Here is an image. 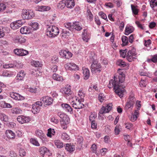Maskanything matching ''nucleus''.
<instances>
[{
	"mask_svg": "<svg viewBox=\"0 0 157 157\" xmlns=\"http://www.w3.org/2000/svg\"><path fill=\"white\" fill-rule=\"evenodd\" d=\"M52 77L54 79L58 81H62L63 80V78L61 76L56 74H54Z\"/></svg>",
	"mask_w": 157,
	"mask_h": 157,
	"instance_id": "nucleus-32",
	"label": "nucleus"
},
{
	"mask_svg": "<svg viewBox=\"0 0 157 157\" xmlns=\"http://www.w3.org/2000/svg\"><path fill=\"white\" fill-rule=\"evenodd\" d=\"M87 15L88 19H89L90 21L93 20V16L90 10L89 9H88L87 11Z\"/></svg>",
	"mask_w": 157,
	"mask_h": 157,
	"instance_id": "nucleus-46",
	"label": "nucleus"
},
{
	"mask_svg": "<svg viewBox=\"0 0 157 157\" xmlns=\"http://www.w3.org/2000/svg\"><path fill=\"white\" fill-rule=\"evenodd\" d=\"M12 113L13 114H19L21 113L22 110L18 107L13 108L12 109Z\"/></svg>",
	"mask_w": 157,
	"mask_h": 157,
	"instance_id": "nucleus-33",
	"label": "nucleus"
},
{
	"mask_svg": "<svg viewBox=\"0 0 157 157\" xmlns=\"http://www.w3.org/2000/svg\"><path fill=\"white\" fill-rule=\"evenodd\" d=\"M10 155L11 157H17V154L13 151H10Z\"/></svg>",
	"mask_w": 157,
	"mask_h": 157,
	"instance_id": "nucleus-64",
	"label": "nucleus"
},
{
	"mask_svg": "<svg viewBox=\"0 0 157 157\" xmlns=\"http://www.w3.org/2000/svg\"><path fill=\"white\" fill-rule=\"evenodd\" d=\"M65 149L69 152H71L75 150V148L74 146H72L71 144H67L65 146Z\"/></svg>",
	"mask_w": 157,
	"mask_h": 157,
	"instance_id": "nucleus-23",
	"label": "nucleus"
},
{
	"mask_svg": "<svg viewBox=\"0 0 157 157\" xmlns=\"http://www.w3.org/2000/svg\"><path fill=\"white\" fill-rule=\"evenodd\" d=\"M112 105L108 104L105 107L103 106L99 112L100 114H103L104 113H108L111 109Z\"/></svg>",
	"mask_w": 157,
	"mask_h": 157,
	"instance_id": "nucleus-16",
	"label": "nucleus"
},
{
	"mask_svg": "<svg viewBox=\"0 0 157 157\" xmlns=\"http://www.w3.org/2000/svg\"><path fill=\"white\" fill-rule=\"evenodd\" d=\"M99 14L103 19L105 20L107 18L106 15L103 12H100Z\"/></svg>",
	"mask_w": 157,
	"mask_h": 157,
	"instance_id": "nucleus-63",
	"label": "nucleus"
},
{
	"mask_svg": "<svg viewBox=\"0 0 157 157\" xmlns=\"http://www.w3.org/2000/svg\"><path fill=\"white\" fill-rule=\"evenodd\" d=\"M31 64L35 67H38L40 66V62L38 61H33L31 62Z\"/></svg>",
	"mask_w": 157,
	"mask_h": 157,
	"instance_id": "nucleus-47",
	"label": "nucleus"
},
{
	"mask_svg": "<svg viewBox=\"0 0 157 157\" xmlns=\"http://www.w3.org/2000/svg\"><path fill=\"white\" fill-rule=\"evenodd\" d=\"M42 105V102L40 101H38L34 103L33 105L32 112L34 114L39 112Z\"/></svg>",
	"mask_w": 157,
	"mask_h": 157,
	"instance_id": "nucleus-7",
	"label": "nucleus"
},
{
	"mask_svg": "<svg viewBox=\"0 0 157 157\" xmlns=\"http://www.w3.org/2000/svg\"><path fill=\"white\" fill-rule=\"evenodd\" d=\"M63 122L68 124L70 122V119L69 117L66 115L62 119L61 121Z\"/></svg>",
	"mask_w": 157,
	"mask_h": 157,
	"instance_id": "nucleus-50",
	"label": "nucleus"
},
{
	"mask_svg": "<svg viewBox=\"0 0 157 157\" xmlns=\"http://www.w3.org/2000/svg\"><path fill=\"white\" fill-rule=\"evenodd\" d=\"M66 5L65 1L63 0L57 4V7L59 9H62Z\"/></svg>",
	"mask_w": 157,
	"mask_h": 157,
	"instance_id": "nucleus-34",
	"label": "nucleus"
},
{
	"mask_svg": "<svg viewBox=\"0 0 157 157\" xmlns=\"http://www.w3.org/2000/svg\"><path fill=\"white\" fill-rule=\"evenodd\" d=\"M25 75L24 71H21L17 74L16 77L17 79L20 80H22L25 77Z\"/></svg>",
	"mask_w": 157,
	"mask_h": 157,
	"instance_id": "nucleus-26",
	"label": "nucleus"
},
{
	"mask_svg": "<svg viewBox=\"0 0 157 157\" xmlns=\"http://www.w3.org/2000/svg\"><path fill=\"white\" fill-rule=\"evenodd\" d=\"M14 53L18 56H23L27 55L28 51L23 49L16 48L14 50Z\"/></svg>",
	"mask_w": 157,
	"mask_h": 157,
	"instance_id": "nucleus-10",
	"label": "nucleus"
},
{
	"mask_svg": "<svg viewBox=\"0 0 157 157\" xmlns=\"http://www.w3.org/2000/svg\"><path fill=\"white\" fill-rule=\"evenodd\" d=\"M136 56L137 54L133 49L129 51L126 55L127 59L130 62L133 60Z\"/></svg>",
	"mask_w": 157,
	"mask_h": 157,
	"instance_id": "nucleus-6",
	"label": "nucleus"
},
{
	"mask_svg": "<svg viewBox=\"0 0 157 157\" xmlns=\"http://www.w3.org/2000/svg\"><path fill=\"white\" fill-rule=\"evenodd\" d=\"M90 149L91 151L94 153H96L97 152V146L96 145L94 144L92 145Z\"/></svg>",
	"mask_w": 157,
	"mask_h": 157,
	"instance_id": "nucleus-60",
	"label": "nucleus"
},
{
	"mask_svg": "<svg viewBox=\"0 0 157 157\" xmlns=\"http://www.w3.org/2000/svg\"><path fill=\"white\" fill-rule=\"evenodd\" d=\"M0 120L4 122H7L9 120L8 116L3 113H0Z\"/></svg>",
	"mask_w": 157,
	"mask_h": 157,
	"instance_id": "nucleus-30",
	"label": "nucleus"
},
{
	"mask_svg": "<svg viewBox=\"0 0 157 157\" xmlns=\"http://www.w3.org/2000/svg\"><path fill=\"white\" fill-rule=\"evenodd\" d=\"M139 73L140 75L141 76H148L149 75L147 72H144L143 70H140L139 71Z\"/></svg>",
	"mask_w": 157,
	"mask_h": 157,
	"instance_id": "nucleus-61",
	"label": "nucleus"
},
{
	"mask_svg": "<svg viewBox=\"0 0 157 157\" xmlns=\"http://www.w3.org/2000/svg\"><path fill=\"white\" fill-rule=\"evenodd\" d=\"M78 95L81 98V101H83V98L85 96L84 91L82 89H80L78 92Z\"/></svg>",
	"mask_w": 157,
	"mask_h": 157,
	"instance_id": "nucleus-38",
	"label": "nucleus"
},
{
	"mask_svg": "<svg viewBox=\"0 0 157 157\" xmlns=\"http://www.w3.org/2000/svg\"><path fill=\"white\" fill-rule=\"evenodd\" d=\"M6 29V28L5 27H1L0 28V38L3 37L4 36Z\"/></svg>",
	"mask_w": 157,
	"mask_h": 157,
	"instance_id": "nucleus-44",
	"label": "nucleus"
},
{
	"mask_svg": "<svg viewBox=\"0 0 157 157\" xmlns=\"http://www.w3.org/2000/svg\"><path fill=\"white\" fill-rule=\"evenodd\" d=\"M125 127L128 129H131L133 128V125L130 123H125Z\"/></svg>",
	"mask_w": 157,
	"mask_h": 157,
	"instance_id": "nucleus-55",
	"label": "nucleus"
},
{
	"mask_svg": "<svg viewBox=\"0 0 157 157\" xmlns=\"http://www.w3.org/2000/svg\"><path fill=\"white\" fill-rule=\"evenodd\" d=\"M127 51L126 50H120V56H122L123 58H125L126 55V53L127 52Z\"/></svg>",
	"mask_w": 157,
	"mask_h": 157,
	"instance_id": "nucleus-56",
	"label": "nucleus"
},
{
	"mask_svg": "<svg viewBox=\"0 0 157 157\" xmlns=\"http://www.w3.org/2000/svg\"><path fill=\"white\" fill-rule=\"evenodd\" d=\"M123 44L124 46L127 45L128 43V38L125 36H123L121 38Z\"/></svg>",
	"mask_w": 157,
	"mask_h": 157,
	"instance_id": "nucleus-39",
	"label": "nucleus"
},
{
	"mask_svg": "<svg viewBox=\"0 0 157 157\" xmlns=\"http://www.w3.org/2000/svg\"><path fill=\"white\" fill-rule=\"evenodd\" d=\"M35 133L36 136L39 137L40 138L44 137V135L42 131L39 130H37Z\"/></svg>",
	"mask_w": 157,
	"mask_h": 157,
	"instance_id": "nucleus-36",
	"label": "nucleus"
},
{
	"mask_svg": "<svg viewBox=\"0 0 157 157\" xmlns=\"http://www.w3.org/2000/svg\"><path fill=\"white\" fill-rule=\"evenodd\" d=\"M61 106L67 112H70L71 114L73 113V109L67 103L62 104H61Z\"/></svg>",
	"mask_w": 157,
	"mask_h": 157,
	"instance_id": "nucleus-21",
	"label": "nucleus"
},
{
	"mask_svg": "<svg viewBox=\"0 0 157 157\" xmlns=\"http://www.w3.org/2000/svg\"><path fill=\"white\" fill-rule=\"evenodd\" d=\"M83 73L84 78L87 80L88 79L90 76V71L88 68H85L83 69Z\"/></svg>",
	"mask_w": 157,
	"mask_h": 157,
	"instance_id": "nucleus-25",
	"label": "nucleus"
},
{
	"mask_svg": "<svg viewBox=\"0 0 157 157\" xmlns=\"http://www.w3.org/2000/svg\"><path fill=\"white\" fill-rule=\"evenodd\" d=\"M19 153L21 157L25 156L26 155L25 151L23 149H20L19 151Z\"/></svg>",
	"mask_w": 157,
	"mask_h": 157,
	"instance_id": "nucleus-57",
	"label": "nucleus"
},
{
	"mask_svg": "<svg viewBox=\"0 0 157 157\" xmlns=\"http://www.w3.org/2000/svg\"><path fill=\"white\" fill-rule=\"evenodd\" d=\"M30 141L32 144L36 146H40L39 143L38 141L35 139H31L30 140Z\"/></svg>",
	"mask_w": 157,
	"mask_h": 157,
	"instance_id": "nucleus-51",
	"label": "nucleus"
},
{
	"mask_svg": "<svg viewBox=\"0 0 157 157\" xmlns=\"http://www.w3.org/2000/svg\"><path fill=\"white\" fill-rule=\"evenodd\" d=\"M59 54L61 57L67 59H69L72 57V55L71 52L65 50H61L59 52Z\"/></svg>",
	"mask_w": 157,
	"mask_h": 157,
	"instance_id": "nucleus-12",
	"label": "nucleus"
},
{
	"mask_svg": "<svg viewBox=\"0 0 157 157\" xmlns=\"http://www.w3.org/2000/svg\"><path fill=\"white\" fill-rule=\"evenodd\" d=\"M65 4L67 8L71 9L74 6L75 3L74 2H65Z\"/></svg>",
	"mask_w": 157,
	"mask_h": 157,
	"instance_id": "nucleus-40",
	"label": "nucleus"
},
{
	"mask_svg": "<svg viewBox=\"0 0 157 157\" xmlns=\"http://www.w3.org/2000/svg\"><path fill=\"white\" fill-rule=\"evenodd\" d=\"M55 133V130L53 129L49 128L48 130L47 135L48 136L51 137L52 135H54Z\"/></svg>",
	"mask_w": 157,
	"mask_h": 157,
	"instance_id": "nucleus-42",
	"label": "nucleus"
},
{
	"mask_svg": "<svg viewBox=\"0 0 157 157\" xmlns=\"http://www.w3.org/2000/svg\"><path fill=\"white\" fill-rule=\"evenodd\" d=\"M150 4L151 7L154 10L155 6H157V0H151Z\"/></svg>",
	"mask_w": 157,
	"mask_h": 157,
	"instance_id": "nucleus-45",
	"label": "nucleus"
},
{
	"mask_svg": "<svg viewBox=\"0 0 157 157\" xmlns=\"http://www.w3.org/2000/svg\"><path fill=\"white\" fill-rule=\"evenodd\" d=\"M117 64L122 67H124L126 65L125 63L121 59H119L117 61Z\"/></svg>",
	"mask_w": 157,
	"mask_h": 157,
	"instance_id": "nucleus-48",
	"label": "nucleus"
},
{
	"mask_svg": "<svg viewBox=\"0 0 157 157\" xmlns=\"http://www.w3.org/2000/svg\"><path fill=\"white\" fill-rule=\"evenodd\" d=\"M14 67V65L12 64H5L3 65V68H12Z\"/></svg>",
	"mask_w": 157,
	"mask_h": 157,
	"instance_id": "nucleus-58",
	"label": "nucleus"
},
{
	"mask_svg": "<svg viewBox=\"0 0 157 157\" xmlns=\"http://www.w3.org/2000/svg\"><path fill=\"white\" fill-rule=\"evenodd\" d=\"M62 138L64 140H68L70 139L69 136L66 133H63L62 134Z\"/></svg>",
	"mask_w": 157,
	"mask_h": 157,
	"instance_id": "nucleus-53",
	"label": "nucleus"
},
{
	"mask_svg": "<svg viewBox=\"0 0 157 157\" xmlns=\"http://www.w3.org/2000/svg\"><path fill=\"white\" fill-rule=\"evenodd\" d=\"M13 41L16 43L22 44L25 42L26 40V37L21 35L15 36L13 38Z\"/></svg>",
	"mask_w": 157,
	"mask_h": 157,
	"instance_id": "nucleus-9",
	"label": "nucleus"
},
{
	"mask_svg": "<svg viewBox=\"0 0 157 157\" xmlns=\"http://www.w3.org/2000/svg\"><path fill=\"white\" fill-rule=\"evenodd\" d=\"M10 96L13 99L17 100H22L24 99V97L18 93L14 92L10 93Z\"/></svg>",
	"mask_w": 157,
	"mask_h": 157,
	"instance_id": "nucleus-14",
	"label": "nucleus"
},
{
	"mask_svg": "<svg viewBox=\"0 0 157 157\" xmlns=\"http://www.w3.org/2000/svg\"><path fill=\"white\" fill-rule=\"evenodd\" d=\"M64 26L65 27L72 31L73 23L71 22L66 23L64 24Z\"/></svg>",
	"mask_w": 157,
	"mask_h": 157,
	"instance_id": "nucleus-41",
	"label": "nucleus"
},
{
	"mask_svg": "<svg viewBox=\"0 0 157 157\" xmlns=\"http://www.w3.org/2000/svg\"><path fill=\"white\" fill-rule=\"evenodd\" d=\"M75 101L72 102V105L73 107L75 109H80L82 108L84 105L81 103V100L78 98H76Z\"/></svg>",
	"mask_w": 157,
	"mask_h": 157,
	"instance_id": "nucleus-8",
	"label": "nucleus"
},
{
	"mask_svg": "<svg viewBox=\"0 0 157 157\" xmlns=\"http://www.w3.org/2000/svg\"><path fill=\"white\" fill-rule=\"evenodd\" d=\"M90 61L94 62V58L95 57V54L94 52H90L89 53Z\"/></svg>",
	"mask_w": 157,
	"mask_h": 157,
	"instance_id": "nucleus-43",
	"label": "nucleus"
},
{
	"mask_svg": "<svg viewBox=\"0 0 157 157\" xmlns=\"http://www.w3.org/2000/svg\"><path fill=\"white\" fill-rule=\"evenodd\" d=\"M10 26L12 29L15 30L19 28V25H18L16 21H14L11 23L10 25Z\"/></svg>",
	"mask_w": 157,
	"mask_h": 157,
	"instance_id": "nucleus-35",
	"label": "nucleus"
},
{
	"mask_svg": "<svg viewBox=\"0 0 157 157\" xmlns=\"http://www.w3.org/2000/svg\"><path fill=\"white\" fill-rule=\"evenodd\" d=\"M112 105L108 104L105 107L103 106L99 112L100 114H103L104 113H108L111 109Z\"/></svg>",
	"mask_w": 157,
	"mask_h": 157,
	"instance_id": "nucleus-15",
	"label": "nucleus"
},
{
	"mask_svg": "<svg viewBox=\"0 0 157 157\" xmlns=\"http://www.w3.org/2000/svg\"><path fill=\"white\" fill-rule=\"evenodd\" d=\"M82 38L84 41L86 42H87L90 38V35L87 33L86 29L84 30V32L82 33Z\"/></svg>",
	"mask_w": 157,
	"mask_h": 157,
	"instance_id": "nucleus-22",
	"label": "nucleus"
},
{
	"mask_svg": "<svg viewBox=\"0 0 157 157\" xmlns=\"http://www.w3.org/2000/svg\"><path fill=\"white\" fill-rule=\"evenodd\" d=\"M39 152L42 157H44L45 155L49 156L51 155L49 151L44 147H40L39 148Z\"/></svg>",
	"mask_w": 157,
	"mask_h": 157,
	"instance_id": "nucleus-13",
	"label": "nucleus"
},
{
	"mask_svg": "<svg viewBox=\"0 0 157 157\" xmlns=\"http://www.w3.org/2000/svg\"><path fill=\"white\" fill-rule=\"evenodd\" d=\"M17 120L20 123L23 124L30 121V118L28 117H25L21 115L17 117Z\"/></svg>",
	"mask_w": 157,
	"mask_h": 157,
	"instance_id": "nucleus-11",
	"label": "nucleus"
},
{
	"mask_svg": "<svg viewBox=\"0 0 157 157\" xmlns=\"http://www.w3.org/2000/svg\"><path fill=\"white\" fill-rule=\"evenodd\" d=\"M114 131L115 135H117L119 134L120 131L119 127L118 126H116L115 128Z\"/></svg>",
	"mask_w": 157,
	"mask_h": 157,
	"instance_id": "nucleus-62",
	"label": "nucleus"
},
{
	"mask_svg": "<svg viewBox=\"0 0 157 157\" xmlns=\"http://www.w3.org/2000/svg\"><path fill=\"white\" fill-rule=\"evenodd\" d=\"M117 79L114 77L113 79H110L108 86L109 88L113 87L116 94L121 98L123 97L124 93L125 92V90L121 85V83H122L125 79L124 75L120 74L119 76L118 80Z\"/></svg>",
	"mask_w": 157,
	"mask_h": 157,
	"instance_id": "nucleus-1",
	"label": "nucleus"
},
{
	"mask_svg": "<svg viewBox=\"0 0 157 157\" xmlns=\"http://www.w3.org/2000/svg\"><path fill=\"white\" fill-rule=\"evenodd\" d=\"M21 16L24 19H30L34 17L35 13L32 10L23 9L22 11Z\"/></svg>",
	"mask_w": 157,
	"mask_h": 157,
	"instance_id": "nucleus-3",
	"label": "nucleus"
},
{
	"mask_svg": "<svg viewBox=\"0 0 157 157\" xmlns=\"http://www.w3.org/2000/svg\"><path fill=\"white\" fill-rule=\"evenodd\" d=\"M63 92L65 94L66 97L69 96L72 94L70 86L63 88Z\"/></svg>",
	"mask_w": 157,
	"mask_h": 157,
	"instance_id": "nucleus-24",
	"label": "nucleus"
},
{
	"mask_svg": "<svg viewBox=\"0 0 157 157\" xmlns=\"http://www.w3.org/2000/svg\"><path fill=\"white\" fill-rule=\"evenodd\" d=\"M41 100L45 104L47 105H49L51 104L53 102L52 99L51 97L48 96L43 97Z\"/></svg>",
	"mask_w": 157,
	"mask_h": 157,
	"instance_id": "nucleus-17",
	"label": "nucleus"
},
{
	"mask_svg": "<svg viewBox=\"0 0 157 157\" xmlns=\"http://www.w3.org/2000/svg\"><path fill=\"white\" fill-rule=\"evenodd\" d=\"M6 136L9 139H14L15 136V133L10 130H6L5 132Z\"/></svg>",
	"mask_w": 157,
	"mask_h": 157,
	"instance_id": "nucleus-19",
	"label": "nucleus"
},
{
	"mask_svg": "<svg viewBox=\"0 0 157 157\" xmlns=\"http://www.w3.org/2000/svg\"><path fill=\"white\" fill-rule=\"evenodd\" d=\"M105 96L102 93H100L98 96V99L101 102H103L105 100Z\"/></svg>",
	"mask_w": 157,
	"mask_h": 157,
	"instance_id": "nucleus-49",
	"label": "nucleus"
},
{
	"mask_svg": "<svg viewBox=\"0 0 157 157\" xmlns=\"http://www.w3.org/2000/svg\"><path fill=\"white\" fill-rule=\"evenodd\" d=\"M82 29L79 22L75 21L73 23L72 31L75 30L79 31Z\"/></svg>",
	"mask_w": 157,
	"mask_h": 157,
	"instance_id": "nucleus-20",
	"label": "nucleus"
},
{
	"mask_svg": "<svg viewBox=\"0 0 157 157\" xmlns=\"http://www.w3.org/2000/svg\"><path fill=\"white\" fill-rule=\"evenodd\" d=\"M50 7L45 6H40L38 7V10L40 11H48L50 10Z\"/></svg>",
	"mask_w": 157,
	"mask_h": 157,
	"instance_id": "nucleus-31",
	"label": "nucleus"
},
{
	"mask_svg": "<svg viewBox=\"0 0 157 157\" xmlns=\"http://www.w3.org/2000/svg\"><path fill=\"white\" fill-rule=\"evenodd\" d=\"M131 7L132 12L135 15H137L138 13V10L136 8L135 6L132 5H131Z\"/></svg>",
	"mask_w": 157,
	"mask_h": 157,
	"instance_id": "nucleus-52",
	"label": "nucleus"
},
{
	"mask_svg": "<svg viewBox=\"0 0 157 157\" xmlns=\"http://www.w3.org/2000/svg\"><path fill=\"white\" fill-rule=\"evenodd\" d=\"M59 33L58 28L55 26L50 25L48 26L46 30L47 36L50 37H54Z\"/></svg>",
	"mask_w": 157,
	"mask_h": 157,
	"instance_id": "nucleus-2",
	"label": "nucleus"
},
{
	"mask_svg": "<svg viewBox=\"0 0 157 157\" xmlns=\"http://www.w3.org/2000/svg\"><path fill=\"white\" fill-rule=\"evenodd\" d=\"M133 31V29L131 27H126L125 30V34L128 35L129 34L132 33Z\"/></svg>",
	"mask_w": 157,
	"mask_h": 157,
	"instance_id": "nucleus-37",
	"label": "nucleus"
},
{
	"mask_svg": "<svg viewBox=\"0 0 157 157\" xmlns=\"http://www.w3.org/2000/svg\"><path fill=\"white\" fill-rule=\"evenodd\" d=\"M20 32L22 34H29L30 32V31L28 27L24 26L21 28Z\"/></svg>",
	"mask_w": 157,
	"mask_h": 157,
	"instance_id": "nucleus-27",
	"label": "nucleus"
},
{
	"mask_svg": "<svg viewBox=\"0 0 157 157\" xmlns=\"http://www.w3.org/2000/svg\"><path fill=\"white\" fill-rule=\"evenodd\" d=\"M6 5L3 3H0V12L3 11L6 8Z\"/></svg>",
	"mask_w": 157,
	"mask_h": 157,
	"instance_id": "nucleus-59",
	"label": "nucleus"
},
{
	"mask_svg": "<svg viewBox=\"0 0 157 157\" xmlns=\"http://www.w3.org/2000/svg\"><path fill=\"white\" fill-rule=\"evenodd\" d=\"M135 101V99L134 97H129L128 100V101L125 104V109L126 110H128L129 109H132Z\"/></svg>",
	"mask_w": 157,
	"mask_h": 157,
	"instance_id": "nucleus-5",
	"label": "nucleus"
},
{
	"mask_svg": "<svg viewBox=\"0 0 157 157\" xmlns=\"http://www.w3.org/2000/svg\"><path fill=\"white\" fill-rule=\"evenodd\" d=\"M29 24L33 30H36L38 29L39 24L37 22H31Z\"/></svg>",
	"mask_w": 157,
	"mask_h": 157,
	"instance_id": "nucleus-28",
	"label": "nucleus"
},
{
	"mask_svg": "<svg viewBox=\"0 0 157 157\" xmlns=\"http://www.w3.org/2000/svg\"><path fill=\"white\" fill-rule=\"evenodd\" d=\"M90 68L93 73H99L101 71V67L100 63L94 61L92 64Z\"/></svg>",
	"mask_w": 157,
	"mask_h": 157,
	"instance_id": "nucleus-4",
	"label": "nucleus"
},
{
	"mask_svg": "<svg viewBox=\"0 0 157 157\" xmlns=\"http://www.w3.org/2000/svg\"><path fill=\"white\" fill-rule=\"evenodd\" d=\"M51 121L55 124H57L59 122V120L56 118V116H52L51 118Z\"/></svg>",
	"mask_w": 157,
	"mask_h": 157,
	"instance_id": "nucleus-54",
	"label": "nucleus"
},
{
	"mask_svg": "<svg viewBox=\"0 0 157 157\" xmlns=\"http://www.w3.org/2000/svg\"><path fill=\"white\" fill-rule=\"evenodd\" d=\"M55 144L57 148H60L63 147V144L60 140H55L54 141Z\"/></svg>",
	"mask_w": 157,
	"mask_h": 157,
	"instance_id": "nucleus-29",
	"label": "nucleus"
},
{
	"mask_svg": "<svg viewBox=\"0 0 157 157\" xmlns=\"http://www.w3.org/2000/svg\"><path fill=\"white\" fill-rule=\"evenodd\" d=\"M65 67L66 69L70 70H78L77 66L73 63H69L65 65Z\"/></svg>",
	"mask_w": 157,
	"mask_h": 157,
	"instance_id": "nucleus-18",
	"label": "nucleus"
}]
</instances>
